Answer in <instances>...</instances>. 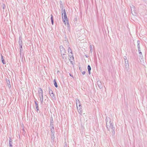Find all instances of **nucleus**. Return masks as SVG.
Here are the masks:
<instances>
[{
  "instance_id": "obj_1",
  "label": "nucleus",
  "mask_w": 147,
  "mask_h": 147,
  "mask_svg": "<svg viewBox=\"0 0 147 147\" xmlns=\"http://www.w3.org/2000/svg\"><path fill=\"white\" fill-rule=\"evenodd\" d=\"M106 121V127L107 129L109 131L110 129H111L112 134L114 135L115 133V127H113V124L111 123L110 118L108 117H107Z\"/></svg>"
},
{
  "instance_id": "obj_2",
  "label": "nucleus",
  "mask_w": 147,
  "mask_h": 147,
  "mask_svg": "<svg viewBox=\"0 0 147 147\" xmlns=\"http://www.w3.org/2000/svg\"><path fill=\"white\" fill-rule=\"evenodd\" d=\"M38 95L40 98V103L42 104L43 101V91L41 88H39L38 90Z\"/></svg>"
},
{
  "instance_id": "obj_3",
  "label": "nucleus",
  "mask_w": 147,
  "mask_h": 147,
  "mask_svg": "<svg viewBox=\"0 0 147 147\" xmlns=\"http://www.w3.org/2000/svg\"><path fill=\"white\" fill-rule=\"evenodd\" d=\"M62 17L63 19V23L65 24H66V22L65 21H67V25H69V22H68V20L67 16L66 14H65V15H62Z\"/></svg>"
},
{
  "instance_id": "obj_4",
  "label": "nucleus",
  "mask_w": 147,
  "mask_h": 147,
  "mask_svg": "<svg viewBox=\"0 0 147 147\" xmlns=\"http://www.w3.org/2000/svg\"><path fill=\"white\" fill-rule=\"evenodd\" d=\"M60 53L61 55H64V53H66L65 50L62 45H61L60 47Z\"/></svg>"
},
{
  "instance_id": "obj_5",
  "label": "nucleus",
  "mask_w": 147,
  "mask_h": 147,
  "mask_svg": "<svg viewBox=\"0 0 147 147\" xmlns=\"http://www.w3.org/2000/svg\"><path fill=\"white\" fill-rule=\"evenodd\" d=\"M131 7V11L132 14L136 16V13L135 12V11L134 10V7L133 5H132V6Z\"/></svg>"
},
{
  "instance_id": "obj_6",
  "label": "nucleus",
  "mask_w": 147,
  "mask_h": 147,
  "mask_svg": "<svg viewBox=\"0 0 147 147\" xmlns=\"http://www.w3.org/2000/svg\"><path fill=\"white\" fill-rule=\"evenodd\" d=\"M97 84L99 88L101 89L102 88L103 86L101 81H97Z\"/></svg>"
},
{
  "instance_id": "obj_7",
  "label": "nucleus",
  "mask_w": 147,
  "mask_h": 147,
  "mask_svg": "<svg viewBox=\"0 0 147 147\" xmlns=\"http://www.w3.org/2000/svg\"><path fill=\"white\" fill-rule=\"evenodd\" d=\"M68 53L70 52V54H69V56L72 57L73 56V54L72 53L71 49L70 47H69L68 48Z\"/></svg>"
},
{
  "instance_id": "obj_8",
  "label": "nucleus",
  "mask_w": 147,
  "mask_h": 147,
  "mask_svg": "<svg viewBox=\"0 0 147 147\" xmlns=\"http://www.w3.org/2000/svg\"><path fill=\"white\" fill-rule=\"evenodd\" d=\"M49 92L51 96L54 99V98H55V95L53 93V91L51 90H49Z\"/></svg>"
},
{
  "instance_id": "obj_9",
  "label": "nucleus",
  "mask_w": 147,
  "mask_h": 147,
  "mask_svg": "<svg viewBox=\"0 0 147 147\" xmlns=\"http://www.w3.org/2000/svg\"><path fill=\"white\" fill-rule=\"evenodd\" d=\"M125 68L128 69L129 67V65L128 63V61L127 60V61H125Z\"/></svg>"
},
{
  "instance_id": "obj_10",
  "label": "nucleus",
  "mask_w": 147,
  "mask_h": 147,
  "mask_svg": "<svg viewBox=\"0 0 147 147\" xmlns=\"http://www.w3.org/2000/svg\"><path fill=\"white\" fill-rule=\"evenodd\" d=\"M34 102L35 105V107L37 111H38L39 110V109L38 108V102L36 100L34 101Z\"/></svg>"
},
{
  "instance_id": "obj_11",
  "label": "nucleus",
  "mask_w": 147,
  "mask_h": 147,
  "mask_svg": "<svg viewBox=\"0 0 147 147\" xmlns=\"http://www.w3.org/2000/svg\"><path fill=\"white\" fill-rule=\"evenodd\" d=\"M22 37L20 36L19 37V45H22Z\"/></svg>"
},
{
  "instance_id": "obj_12",
  "label": "nucleus",
  "mask_w": 147,
  "mask_h": 147,
  "mask_svg": "<svg viewBox=\"0 0 147 147\" xmlns=\"http://www.w3.org/2000/svg\"><path fill=\"white\" fill-rule=\"evenodd\" d=\"M9 146L10 147H12V140L10 138H9Z\"/></svg>"
},
{
  "instance_id": "obj_13",
  "label": "nucleus",
  "mask_w": 147,
  "mask_h": 147,
  "mask_svg": "<svg viewBox=\"0 0 147 147\" xmlns=\"http://www.w3.org/2000/svg\"><path fill=\"white\" fill-rule=\"evenodd\" d=\"M76 104L77 107V108L78 109V104H80V102L79 100L77 98H76Z\"/></svg>"
},
{
  "instance_id": "obj_14",
  "label": "nucleus",
  "mask_w": 147,
  "mask_h": 147,
  "mask_svg": "<svg viewBox=\"0 0 147 147\" xmlns=\"http://www.w3.org/2000/svg\"><path fill=\"white\" fill-rule=\"evenodd\" d=\"M64 55H61V57H62V58L64 60H65L67 59V55L65 53H64Z\"/></svg>"
},
{
  "instance_id": "obj_15",
  "label": "nucleus",
  "mask_w": 147,
  "mask_h": 147,
  "mask_svg": "<svg viewBox=\"0 0 147 147\" xmlns=\"http://www.w3.org/2000/svg\"><path fill=\"white\" fill-rule=\"evenodd\" d=\"M88 73L89 74H90V71L91 70V68L89 65L88 66Z\"/></svg>"
},
{
  "instance_id": "obj_16",
  "label": "nucleus",
  "mask_w": 147,
  "mask_h": 147,
  "mask_svg": "<svg viewBox=\"0 0 147 147\" xmlns=\"http://www.w3.org/2000/svg\"><path fill=\"white\" fill-rule=\"evenodd\" d=\"M54 134L55 133L51 134V139L53 140V141H54V140L55 138V137L54 136Z\"/></svg>"
},
{
  "instance_id": "obj_17",
  "label": "nucleus",
  "mask_w": 147,
  "mask_h": 147,
  "mask_svg": "<svg viewBox=\"0 0 147 147\" xmlns=\"http://www.w3.org/2000/svg\"><path fill=\"white\" fill-rule=\"evenodd\" d=\"M1 61H2V62L3 63V64H5V61H4V60L3 59V56L2 55H1Z\"/></svg>"
},
{
  "instance_id": "obj_18",
  "label": "nucleus",
  "mask_w": 147,
  "mask_h": 147,
  "mask_svg": "<svg viewBox=\"0 0 147 147\" xmlns=\"http://www.w3.org/2000/svg\"><path fill=\"white\" fill-rule=\"evenodd\" d=\"M63 9H62V15H65V14H66L65 10V9H64L63 10Z\"/></svg>"
},
{
  "instance_id": "obj_19",
  "label": "nucleus",
  "mask_w": 147,
  "mask_h": 147,
  "mask_svg": "<svg viewBox=\"0 0 147 147\" xmlns=\"http://www.w3.org/2000/svg\"><path fill=\"white\" fill-rule=\"evenodd\" d=\"M22 45H20V54L21 55V52H22L23 51V48L22 47Z\"/></svg>"
},
{
  "instance_id": "obj_20",
  "label": "nucleus",
  "mask_w": 147,
  "mask_h": 147,
  "mask_svg": "<svg viewBox=\"0 0 147 147\" xmlns=\"http://www.w3.org/2000/svg\"><path fill=\"white\" fill-rule=\"evenodd\" d=\"M53 82H54V85L56 87H57L58 86H57V84L56 82V80H55V79H54L53 80Z\"/></svg>"
},
{
  "instance_id": "obj_21",
  "label": "nucleus",
  "mask_w": 147,
  "mask_h": 147,
  "mask_svg": "<svg viewBox=\"0 0 147 147\" xmlns=\"http://www.w3.org/2000/svg\"><path fill=\"white\" fill-rule=\"evenodd\" d=\"M51 20L52 24L53 25V16L52 14L51 15Z\"/></svg>"
},
{
  "instance_id": "obj_22",
  "label": "nucleus",
  "mask_w": 147,
  "mask_h": 147,
  "mask_svg": "<svg viewBox=\"0 0 147 147\" xmlns=\"http://www.w3.org/2000/svg\"><path fill=\"white\" fill-rule=\"evenodd\" d=\"M137 44H138L137 47L138 48V49H140V41L139 40L137 41Z\"/></svg>"
},
{
  "instance_id": "obj_23",
  "label": "nucleus",
  "mask_w": 147,
  "mask_h": 147,
  "mask_svg": "<svg viewBox=\"0 0 147 147\" xmlns=\"http://www.w3.org/2000/svg\"><path fill=\"white\" fill-rule=\"evenodd\" d=\"M138 51L139 52V53L140 54V57L142 56V52H141L140 49H138Z\"/></svg>"
},
{
  "instance_id": "obj_24",
  "label": "nucleus",
  "mask_w": 147,
  "mask_h": 147,
  "mask_svg": "<svg viewBox=\"0 0 147 147\" xmlns=\"http://www.w3.org/2000/svg\"><path fill=\"white\" fill-rule=\"evenodd\" d=\"M51 134L55 133L54 128H50Z\"/></svg>"
},
{
  "instance_id": "obj_25",
  "label": "nucleus",
  "mask_w": 147,
  "mask_h": 147,
  "mask_svg": "<svg viewBox=\"0 0 147 147\" xmlns=\"http://www.w3.org/2000/svg\"><path fill=\"white\" fill-rule=\"evenodd\" d=\"M90 52H91V53H92V46L90 45Z\"/></svg>"
},
{
  "instance_id": "obj_26",
  "label": "nucleus",
  "mask_w": 147,
  "mask_h": 147,
  "mask_svg": "<svg viewBox=\"0 0 147 147\" xmlns=\"http://www.w3.org/2000/svg\"><path fill=\"white\" fill-rule=\"evenodd\" d=\"M3 9H4L6 7L5 5V4H3L2 5Z\"/></svg>"
},
{
  "instance_id": "obj_27",
  "label": "nucleus",
  "mask_w": 147,
  "mask_h": 147,
  "mask_svg": "<svg viewBox=\"0 0 147 147\" xmlns=\"http://www.w3.org/2000/svg\"><path fill=\"white\" fill-rule=\"evenodd\" d=\"M53 123V119L52 118L50 120V123Z\"/></svg>"
},
{
  "instance_id": "obj_28",
  "label": "nucleus",
  "mask_w": 147,
  "mask_h": 147,
  "mask_svg": "<svg viewBox=\"0 0 147 147\" xmlns=\"http://www.w3.org/2000/svg\"><path fill=\"white\" fill-rule=\"evenodd\" d=\"M124 59H125V61H127V57L126 56H124Z\"/></svg>"
},
{
  "instance_id": "obj_29",
  "label": "nucleus",
  "mask_w": 147,
  "mask_h": 147,
  "mask_svg": "<svg viewBox=\"0 0 147 147\" xmlns=\"http://www.w3.org/2000/svg\"><path fill=\"white\" fill-rule=\"evenodd\" d=\"M86 72L85 71H83L82 72V74L83 75H84L85 74Z\"/></svg>"
},
{
  "instance_id": "obj_30",
  "label": "nucleus",
  "mask_w": 147,
  "mask_h": 147,
  "mask_svg": "<svg viewBox=\"0 0 147 147\" xmlns=\"http://www.w3.org/2000/svg\"><path fill=\"white\" fill-rule=\"evenodd\" d=\"M50 128H54V125H53V126H50Z\"/></svg>"
},
{
  "instance_id": "obj_31",
  "label": "nucleus",
  "mask_w": 147,
  "mask_h": 147,
  "mask_svg": "<svg viewBox=\"0 0 147 147\" xmlns=\"http://www.w3.org/2000/svg\"><path fill=\"white\" fill-rule=\"evenodd\" d=\"M64 147H67V144L66 143H65V144Z\"/></svg>"
},
{
  "instance_id": "obj_32",
  "label": "nucleus",
  "mask_w": 147,
  "mask_h": 147,
  "mask_svg": "<svg viewBox=\"0 0 147 147\" xmlns=\"http://www.w3.org/2000/svg\"><path fill=\"white\" fill-rule=\"evenodd\" d=\"M53 123H50V126H53Z\"/></svg>"
},
{
  "instance_id": "obj_33",
  "label": "nucleus",
  "mask_w": 147,
  "mask_h": 147,
  "mask_svg": "<svg viewBox=\"0 0 147 147\" xmlns=\"http://www.w3.org/2000/svg\"><path fill=\"white\" fill-rule=\"evenodd\" d=\"M78 105L79 107H80L81 106V105L80 104H78Z\"/></svg>"
},
{
  "instance_id": "obj_34",
  "label": "nucleus",
  "mask_w": 147,
  "mask_h": 147,
  "mask_svg": "<svg viewBox=\"0 0 147 147\" xmlns=\"http://www.w3.org/2000/svg\"><path fill=\"white\" fill-rule=\"evenodd\" d=\"M8 86L9 87H10V84H9V85H8Z\"/></svg>"
},
{
  "instance_id": "obj_35",
  "label": "nucleus",
  "mask_w": 147,
  "mask_h": 147,
  "mask_svg": "<svg viewBox=\"0 0 147 147\" xmlns=\"http://www.w3.org/2000/svg\"><path fill=\"white\" fill-rule=\"evenodd\" d=\"M70 76H71V77H73V76H72V75L71 74H70Z\"/></svg>"
},
{
  "instance_id": "obj_36",
  "label": "nucleus",
  "mask_w": 147,
  "mask_h": 147,
  "mask_svg": "<svg viewBox=\"0 0 147 147\" xmlns=\"http://www.w3.org/2000/svg\"><path fill=\"white\" fill-rule=\"evenodd\" d=\"M22 52H21V55H21V54H22Z\"/></svg>"
},
{
  "instance_id": "obj_37",
  "label": "nucleus",
  "mask_w": 147,
  "mask_h": 147,
  "mask_svg": "<svg viewBox=\"0 0 147 147\" xmlns=\"http://www.w3.org/2000/svg\"><path fill=\"white\" fill-rule=\"evenodd\" d=\"M60 4H61V3H62V2L61 1H60Z\"/></svg>"
},
{
  "instance_id": "obj_38",
  "label": "nucleus",
  "mask_w": 147,
  "mask_h": 147,
  "mask_svg": "<svg viewBox=\"0 0 147 147\" xmlns=\"http://www.w3.org/2000/svg\"><path fill=\"white\" fill-rule=\"evenodd\" d=\"M79 109L81 111V108H79Z\"/></svg>"
}]
</instances>
